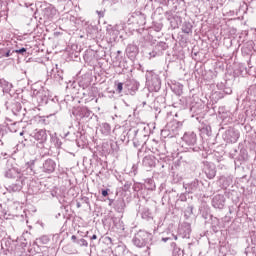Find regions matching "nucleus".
<instances>
[{
	"label": "nucleus",
	"instance_id": "obj_1",
	"mask_svg": "<svg viewBox=\"0 0 256 256\" xmlns=\"http://www.w3.org/2000/svg\"><path fill=\"white\" fill-rule=\"evenodd\" d=\"M153 241V234L145 231V230H139L134 234V237L132 238V243L135 247H138V249H143V247H147L149 243Z\"/></svg>",
	"mask_w": 256,
	"mask_h": 256
},
{
	"label": "nucleus",
	"instance_id": "obj_2",
	"mask_svg": "<svg viewBox=\"0 0 256 256\" xmlns=\"http://www.w3.org/2000/svg\"><path fill=\"white\" fill-rule=\"evenodd\" d=\"M146 85L151 91H159L161 89V78L153 71L146 72Z\"/></svg>",
	"mask_w": 256,
	"mask_h": 256
},
{
	"label": "nucleus",
	"instance_id": "obj_3",
	"mask_svg": "<svg viewBox=\"0 0 256 256\" xmlns=\"http://www.w3.org/2000/svg\"><path fill=\"white\" fill-rule=\"evenodd\" d=\"M32 126L29 125L26 127V131L30 137H33L36 141H39L38 147H43V143L47 142V130L45 129H35L31 130Z\"/></svg>",
	"mask_w": 256,
	"mask_h": 256
},
{
	"label": "nucleus",
	"instance_id": "obj_4",
	"mask_svg": "<svg viewBox=\"0 0 256 256\" xmlns=\"http://www.w3.org/2000/svg\"><path fill=\"white\" fill-rule=\"evenodd\" d=\"M128 23L129 25H133L136 28H144L147 23V15L143 14L141 11L133 12L128 18Z\"/></svg>",
	"mask_w": 256,
	"mask_h": 256
},
{
	"label": "nucleus",
	"instance_id": "obj_5",
	"mask_svg": "<svg viewBox=\"0 0 256 256\" xmlns=\"http://www.w3.org/2000/svg\"><path fill=\"white\" fill-rule=\"evenodd\" d=\"M33 175H35V160H31L20 168V183H25V180L31 179Z\"/></svg>",
	"mask_w": 256,
	"mask_h": 256
},
{
	"label": "nucleus",
	"instance_id": "obj_6",
	"mask_svg": "<svg viewBox=\"0 0 256 256\" xmlns=\"http://www.w3.org/2000/svg\"><path fill=\"white\" fill-rule=\"evenodd\" d=\"M182 141H184V143H186V145H188L190 149H192V151H194L195 153H198V151H201L200 147L195 146L197 145V134H195V132L193 131L185 132L182 137Z\"/></svg>",
	"mask_w": 256,
	"mask_h": 256
},
{
	"label": "nucleus",
	"instance_id": "obj_7",
	"mask_svg": "<svg viewBox=\"0 0 256 256\" xmlns=\"http://www.w3.org/2000/svg\"><path fill=\"white\" fill-rule=\"evenodd\" d=\"M240 134L235 128H229L225 131L224 139L227 143H237Z\"/></svg>",
	"mask_w": 256,
	"mask_h": 256
},
{
	"label": "nucleus",
	"instance_id": "obj_8",
	"mask_svg": "<svg viewBox=\"0 0 256 256\" xmlns=\"http://www.w3.org/2000/svg\"><path fill=\"white\" fill-rule=\"evenodd\" d=\"M56 167L57 163H55V160L48 158L43 162L41 169L43 173L51 175V173H55Z\"/></svg>",
	"mask_w": 256,
	"mask_h": 256
},
{
	"label": "nucleus",
	"instance_id": "obj_9",
	"mask_svg": "<svg viewBox=\"0 0 256 256\" xmlns=\"http://www.w3.org/2000/svg\"><path fill=\"white\" fill-rule=\"evenodd\" d=\"M72 115L76 119H89L91 117V111L87 107H78L73 110Z\"/></svg>",
	"mask_w": 256,
	"mask_h": 256
},
{
	"label": "nucleus",
	"instance_id": "obj_10",
	"mask_svg": "<svg viewBox=\"0 0 256 256\" xmlns=\"http://www.w3.org/2000/svg\"><path fill=\"white\" fill-rule=\"evenodd\" d=\"M121 31L120 25H108L106 27L107 35L110 37V41H117L119 33Z\"/></svg>",
	"mask_w": 256,
	"mask_h": 256
},
{
	"label": "nucleus",
	"instance_id": "obj_11",
	"mask_svg": "<svg viewBox=\"0 0 256 256\" xmlns=\"http://www.w3.org/2000/svg\"><path fill=\"white\" fill-rule=\"evenodd\" d=\"M225 201V195L217 194L212 198V207H214V209H224Z\"/></svg>",
	"mask_w": 256,
	"mask_h": 256
},
{
	"label": "nucleus",
	"instance_id": "obj_12",
	"mask_svg": "<svg viewBox=\"0 0 256 256\" xmlns=\"http://www.w3.org/2000/svg\"><path fill=\"white\" fill-rule=\"evenodd\" d=\"M178 237L189 239L191 237V224L184 223L178 228Z\"/></svg>",
	"mask_w": 256,
	"mask_h": 256
},
{
	"label": "nucleus",
	"instance_id": "obj_13",
	"mask_svg": "<svg viewBox=\"0 0 256 256\" xmlns=\"http://www.w3.org/2000/svg\"><path fill=\"white\" fill-rule=\"evenodd\" d=\"M204 173L207 179H215V175H217V170L215 168V165L210 164L209 162H206L204 165Z\"/></svg>",
	"mask_w": 256,
	"mask_h": 256
},
{
	"label": "nucleus",
	"instance_id": "obj_14",
	"mask_svg": "<svg viewBox=\"0 0 256 256\" xmlns=\"http://www.w3.org/2000/svg\"><path fill=\"white\" fill-rule=\"evenodd\" d=\"M126 55L129 59L133 61L139 55V48L135 44H129L126 47Z\"/></svg>",
	"mask_w": 256,
	"mask_h": 256
},
{
	"label": "nucleus",
	"instance_id": "obj_15",
	"mask_svg": "<svg viewBox=\"0 0 256 256\" xmlns=\"http://www.w3.org/2000/svg\"><path fill=\"white\" fill-rule=\"evenodd\" d=\"M20 175H21V168L19 167H12L8 169L5 173V176L8 179H19L20 180Z\"/></svg>",
	"mask_w": 256,
	"mask_h": 256
},
{
	"label": "nucleus",
	"instance_id": "obj_16",
	"mask_svg": "<svg viewBox=\"0 0 256 256\" xmlns=\"http://www.w3.org/2000/svg\"><path fill=\"white\" fill-rule=\"evenodd\" d=\"M184 188L186 189L187 193H195V191L199 189V180L195 179L190 183L184 184Z\"/></svg>",
	"mask_w": 256,
	"mask_h": 256
},
{
	"label": "nucleus",
	"instance_id": "obj_17",
	"mask_svg": "<svg viewBox=\"0 0 256 256\" xmlns=\"http://www.w3.org/2000/svg\"><path fill=\"white\" fill-rule=\"evenodd\" d=\"M12 113L16 117H24L25 116V112L23 111V106H21V103L16 102L12 105Z\"/></svg>",
	"mask_w": 256,
	"mask_h": 256
},
{
	"label": "nucleus",
	"instance_id": "obj_18",
	"mask_svg": "<svg viewBox=\"0 0 256 256\" xmlns=\"http://www.w3.org/2000/svg\"><path fill=\"white\" fill-rule=\"evenodd\" d=\"M217 87L220 91H223L225 95H231V93H233V88H231L229 82L217 84Z\"/></svg>",
	"mask_w": 256,
	"mask_h": 256
},
{
	"label": "nucleus",
	"instance_id": "obj_19",
	"mask_svg": "<svg viewBox=\"0 0 256 256\" xmlns=\"http://www.w3.org/2000/svg\"><path fill=\"white\" fill-rule=\"evenodd\" d=\"M219 183L223 189H227L233 183V176H221Z\"/></svg>",
	"mask_w": 256,
	"mask_h": 256
},
{
	"label": "nucleus",
	"instance_id": "obj_20",
	"mask_svg": "<svg viewBox=\"0 0 256 256\" xmlns=\"http://www.w3.org/2000/svg\"><path fill=\"white\" fill-rule=\"evenodd\" d=\"M126 85L128 87L129 91H132V93H135V91H139V82L137 80H128L126 82Z\"/></svg>",
	"mask_w": 256,
	"mask_h": 256
},
{
	"label": "nucleus",
	"instance_id": "obj_21",
	"mask_svg": "<svg viewBox=\"0 0 256 256\" xmlns=\"http://www.w3.org/2000/svg\"><path fill=\"white\" fill-rule=\"evenodd\" d=\"M114 209L117 211V213H123L125 211V200L118 199L114 203Z\"/></svg>",
	"mask_w": 256,
	"mask_h": 256
},
{
	"label": "nucleus",
	"instance_id": "obj_22",
	"mask_svg": "<svg viewBox=\"0 0 256 256\" xmlns=\"http://www.w3.org/2000/svg\"><path fill=\"white\" fill-rule=\"evenodd\" d=\"M71 241H73V243H76V245H78L79 247H88V245H89L87 240H85L83 238H79L75 235H72Z\"/></svg>",
	"mask_w": 256,
	"mask_h": 256
},
{
	"label": "nucleus",
	"instance_id": "obj_23",
	"mask_svg": "<svg viewBox=\"0 0 256 256\" xmlns=\"http://www.w3.org/2000/svg\"><path fill=\"white\" fill-rule=\"evenodd\" d=\"M18 183H13L10 186H8V190L12 193H17L23 189V183H21V180H17Z\"/></svg>",
	"mask_w": 256,
	"mask_h": 256
},
{
	"label": "nucleus",
	"instance_id": "obj_24",
	"mask_svg": "<svg viewBox=\"0 0 256 256\" xmlns=\"http://www.w3.org/2000/svg\"><path fill=\"white\" fill-rule=\"evenodd\" d=\"M141 217L145 221H152L153 213H151V210H149V208H143L141 211Z\"/></svg>",
	"mask_w": 256,
	"mask_h": 256
},
{
	"label": "nucleus",
	"instance_id": "obj_25",
	"mask_svg": "<svg viewBox=\"0 0 256 256\" xmlns=\"http://www.w3.org/2000/svg\"><path fill=\"white\" fill-rule=\"evenodd\" d=\"M182 33L191 35V33H193V24H191V22H184L182 25Z\"/></svg>",
	"mask_w": 256,
	"mask_h": 256
},
{
	"label": "nucleus",
	"instance_id": "obj_26",
	"mask_svg": "<svg viewBox=\"0 0 256 256\" xmlns=\"http://www.w3.org/2000/svg\"><path fill=\"white\" fill-rule=\"evenodd\" d=\"M100 131H101L102 135H105V136L110 135L111 134V125L107 122L102 123L100 125Z\"/></svg>",
	"mask_w": 256,
	"mask_h": 256
},
{
	"label": "nucleus",
	"instance_id": "obj_27",
	"mask_svg": "<svg viewBox=\"0 0 256 256\" xmlns=\"http://www.w3.org/2000/svg\"><path fill=\"white\" fill-rule=\"evenodd\" d=\"M169 22H170V27H172V29H178L179 24L181 23V17L174 15V18Z\"/></svg>",
	"mask_w": 256,
	"mask_h": 256
},
{
	"label": "nucleus",
	"instance_id": "obj_28",
	"mask_svg": "<svg viewBox=\"0 0 256 256\" xmlns=\"http://www.w3.org/2000/svg\"><path fill=\"white\" fill-rule=\"evenodd\" d=\"M51 143H53L57 149H61V145H63V142H61V139L57 137V134L51 135Z\"/></svg>",
	"mask_w": 256,
	"mask_h": 256
},
{
	"label": "nucleus",
	"instance_id": "obj_29",
	"mask_svg": "<svg viewBox=\"0 0 256 256\" xmlns=\"http://www.w3.org/2000/svg\"><path fill=\"white\" fill-rule=\"evenodd\" d=\"M168 45L165 42H158L155 46V51H158L159 53H163V51H167Z\"/></svg>",
	"mask_w": 256,
	"mask_h": 256
},
{
	"label": "nucleus",
	"instance_id": "obj_30",
	"mask_svg": "<svg viewBox=\"0 0 256 256\" xmlns=\"http://www.w3.org/2000/svg\"><path fill=\"white\" fill-rule=\"evenodd\" d=\"M171 247H173V256H183V250L177 247V244L175 242H171Z\"/></svg>",
	"mask_w": 256,
	"mask_h": 256
},
{
	"label": "nucleus",
	"instance_id": "obj_31",
	"mask_svg": "<svg viewBox=\"0 0 256 256\" xmlns=\"http://www.w3.org/2000/svg\"><path fill=\"white\" fill-rule=\"evenodd\" d=\"M124 4L130 10L137 9V0H124Z\"/></svg>",
	"mask_w": 256,
	"mask_h": 256
},
{
	"label": "nucleus",
	"instance_id": "obj_32",
	"mask_svg": "<svg viewBox=\"0 0 256 256\" xmlns=\"http://www.w3.org/2000/svg\"><path fill=\"white\" fill-rule=\"evenodd\" d=\"M38 101L40 100V103H47L48 98L47 95H45V91H39L36 95Z\"/></svg>",
	"mask_w": 256,
	"mask_h": 256
},
{
	"label": "nucleus",
	"instance_id": "obj_33",
	"mask_svg": "<svg viewBox=\"0 0 256 256\" xmlns=\"http://www.w3.org/2000/svg\"><path fill=\"white\" fill-rule=\"evenodd\" d=\"M146 189H148V191H155V182L153 181V179H148L146 181L145 184Z\"/></svg>",
	"mask_w": 256,
	"mask_h": 256
},
{
	"label": "nucleus",
	"instance_id": "obj_34",
	"mask_svg": "<svg viewBox=\"0 0 256 256\" xmlns=\"http://www.w3.org/2000/svg\"><path fill=\"white\" fill-rule=\"evenodd\" d=\"M179 236L175 235V234H170L167 237H162L161 241H163V243H167L168 241H177Z\"/></svg>",
	"mask_w": 256,
	"mask_h": 256
},
{
	"label": "nucleus",
	"instance_id": "obj_35",
	"mask_svg": "<svg viewBox=\"0 0 256 256\" xmlns=\"http://www.w3.org/2000/svg\"><path fill=\"white\" fill-rule=\"evenodd\" d=\"M143 163H144V165H148V167H153L155 165V162H153V159H151V157H149V156H146L143 159Z\"/></svg>",
	"mask_w": 256,
	"mask_h": 256
},
{
	"label": "nucleus",
	"instance_id": "obj_36",
	"mask_svg": "<svg viewBox=\"0 0 256 256\" xmlns=\"http://www.w3.org/2000/svg\"><path fill=\"white\" fill-rule=\"evenodd\" d=\"M154 31H156L157 33H159V31H161V29H163V23L161 22H155L154 26H153Z\"/></svg>",
	"mask_w": 256,
	"mask_h": 256
},
{
	"label": "nucleus",
	"instance_id": "obj_37",
	"mask_svg": "<svg viewBox=\"0 0 256 256\" xmlns=\"http://www.w3.org/2000/svg\"><path fill=\"white\" fill-rule=\"evenodd\" d=\"M165 17H166L167 21H171L173 18H175V16H173V13L171 11H166Z\"/></svg>",
	"mask_w": 256,
	"mask_h": 256
},
{
	"label": "nucleus",
	"instance_id": "obj_38",
	"mask_svg": "<svg viewBox=\"0 0 256 256\" xmlns=\"http://www.w3.org/2000/svg\"><path fill=\"white\" fill-rule=\"evenodd\" d=\"M13 53H18L19 55H25L27 53V48H21L18 50H13Z\"/></svg>",
	"mask_w": 256,
	"mask_h": 256
},
{
	"label": "nucleus",
	"instance_id": "obj_39",
	"mask_svg": "<svg viewBox=\"0 0 256 256\" xmlns=\"http://www.w3.org/2000/svg\"><path fill=\"white\" fill-rule=\"evenodd\" d=\"M6 88H4L5 93H9L11 91L13 84H10L9 82H5Z\"/></svg>",
	"mask_w": 256,
	"mask_h": 256
},
{
	"label": "nucleus",
	"instance_id": "obj_40",
	"mask_svg": "<svg viewBox=\"0 0 256 256\" xmlns=\"http://www.w3.org/2000/svg\"><path fill=\"white\" fill-rule=\"evenodd\" d=\"M178 201L185 203V201H187V195H185V193L180 194Z\"/></svg>",
	"mask_w": 256,
	"mask_h": 256
},
{
	"label": "nucleus",
	"instance_id": "obj_41",
	"mask_svg": "<svg viewBox=\"0 0 256 256\" xmlns=\"http://www.w3.org/2000/svg\"><path fill=\"white\" fill-rule=\"evenodd\" d=\"M116 91H117V93H122V91H123V83L119 82L117 84Z\"/></svg>",
	"mask_w": 256,
	"mask_h": 256
},
{
	"label": "nucleus",
	"instance_id": "obj_42",
	"mask_svg": "<svg viewBox=\"0 0 256 256\" xmlns=\"http://www.w3.org/2000/svg\"><path fill=\"white\" fill-rule=\"evenodd\" d=\"M186 213H188V215H193V206H188L186 209Z\"/></svg>",
	"mask_w": 256,
	"mask_h": 256
},
{
	"label": "nucleus",
	"instance_id": "obj_43",
	"mask_svg": "<svg viewBox=\"0 0 256 256\" xmlns=\"http://www.w3.org/2000/svg\"><path fill=\"white\" fill-rule=\"evenodd\" d=\"M13 53H15V52H13V50L11 51V50H8L5 54H4V57H11V55H13Z\"/></svg>",
	"mask_w": 256,
	"mask_h": 256
},
{
	"label": "nucleus",
	"instance_id": "obj_44",
	"mask_svg": "<svg viewBox=\"0 0 256 256\" xmlns=\"http://www.w3.org/2000/svg\"><path fill=\"white\" fill-rule=\"evenodd\" d=\"M15 125H17V122H15L12 126H10V131L12 133H17V129L13 128V127H15Z\"/></svg>",
	"mask_w": 256,
	"mask_h": 256
},
{
	"label": "nucleus",
	"instance_id": "obj_45",
	"mask_svg": "<svg viewBox=\"0 0 256 256\" xmlns=\"http://www.w3.org/2000/svg\"><path fill=\"white\" fill-rule=\"evenodd\" d=\"M107 195H109V189L102 190V196L107 197Z\"/></svg>",
	"mask_w": 256,
	"mask_h": 256
},
{
	"label": "nucleus",
	"instance_id": "obj_46",
	"mask_svg": "<svg viewBox=\"0 0 256 256\" xmlns=\"http://www.w3.org/2000/svg\"><path fill=\"white\" fill-rule=\"evenodd\" d=\"M55 79H57L58 81H63V76L61 74H57L55 75Z\"/></svg>",
	"mask_w": 256,
	"mask_h": 256
},
{
	"label": "nucleus",
	"instance_id": "obj_47",
	"mask_svg": "<svg viewBox=\"0 0 256 256\" xmlns=\"http://www.w3.org/2000/svg\"><path fill=\"white\" fill-rule=\"evenodd\" d=\"M150 57H157V51H152L149 53Z\"/></svg>",
	"mask_w": 256,
	"mask_h": 256
},
{
	"label": "nucleus",
	"instance_id": "obj_48",
	"mask_svg": "<svg viewBox=\"0 0 256 256\" xmlns=\"http://www.w3.org/2000/svg\"><path fill=\"white\" fill-rule=\"evenodd\" d=\"M160 3L161 5H167V3H169V0H161Z\"/></svg>",
	"mask_w": 256,
	"mask_h": 256
},
{
	"label": "nucleus",
	"instance_id": "obj_49",
	"mask_svg": "<svg viewBox=\"0 0 256 256\" xmlns=\"http://www.w3.org/2000/svg\"><path fill=\"white\" fill-rule=\"evenodd\" d=\"M50 11H53L55 13V9H52V8H46V13H49Z\"/></svg>",
	"mask_w": 256,
	"mask_h": 256
},
{
	"label": "nucleus",
	"instance_id": "obj_50",
	"mask_svg": "<svg viewBox=\"0 0 256 256\" xmlns=\"http://www.w3.org/2000/svg\"><path fill=\"white\" fill-rule=\"evenodd\" d=\"M69 1H72V0H58V3H67Z\"/></svg>",
	"mask_w": 256,
	"mask_h": 256
},
{
	"label": "nucleus",
	"instance_id": "obj_51",
	"mask_svg": "<svg viewBox=\"0 0 256 256\" xmlns=\"http://www.w3.org/2000/svg\"><path fill=\"white\" fill-rule=\"evenodd\" d=\"M95 239H97V235H96V234H93V235L91 236V240H92V241H95Z\"/></svg>",
	"mask_w": 256,
	"mask_h": 256
},
{
	"label": "nucleus",
	"instance_id": "obj_52",
	"mask_svg": "<svg viewBox=\"0 0 256 256\" xmlns=\"http://www.w3.org/2000/svg\"><path fill=\"white\" fill-rule=\"evenodd\" d=\"M183 161H184V163H191V161H193V160L192 159H188V160L184 159Z\"/></svg>",
	"mask_w": 256,
	"mask_h": 256
},
{
	"label": "nucleus",
	"instance_id": "obj_53",
	"mask_svg": "<svg viewBox=\"0 0 256 256\" xmlns=\"http://www.w3.org/2000/svg\"><path fill=\"white\" fill-rule=\"evenodd\" d=\"M133 142H134L135 147H137V137H135V138L133 139Z\"/></svg>",
	"mask_w": 256,
	"mask_h": 256
},
{
	"label": "nucleus",
	"instance_id": "obj_54",
	"mask_svg": "<svg viewBox=\"0 0 256 256\" xmlns=\"http://www.w3.org/2000/svg\"><path fill=\"white\" fill-rule=\"evenodd\" d=\"M182 89H183V86H180V90H178V95H181Z\"/></svg>",
	"mask_w": 256,
	"mask_h": 256
},
{
	"label": "nucleus",
	"instance_id": "obj_55",
	"mask_svg": "<svg viewBox=\"0 0 256 256\" xmlns=\"http://www.w3.org/2000/svg\"><path fill=\"white\" fill-rule=\"evenodd\" d=\"M190 110L193 111L194 113L197 111V110H195V106H192V107L190 108Z\"/></svg>",
	"mask_w": 256,
	"mask_h": 256
},
{
	"label": "nucleus",
	"instance_id": "obj_56",
	"mask_svg": "<svg viewBox=\"0 0 256 256\" xmlns=\"http://www.w3.org/2000/svg\"><path fill=\"white\" fill-rule=\"evenodd\" d=\"M117 53H118V55H119V54L121 53V51H120V50H118V51H117Z\"/></svg>",
	"mask_w": 256,
	"mask_h": 256
},
{
	"label": "nucleus",
	"instance_id": "obj_57",
	"mask_svg": "<svg viewBox=\"0 0 256 256\" xmlns=\"http://www.w3.org/2000/svg\"><path fill=\"white\" fill-rule=\"evenodd\" d=\"M134 134L137 135V130L134 131Z\"/></svg>",
	"mask_w": 256,
	"mask_h": 256
},
{
	"label": "nucleus",
	"instance_id": "obj_58",
	"mask_svg": "<svg viewBox=\"0 0 256 256\" xmlns=\"http://www.w3.org/2000/svg\"><path fill=\"white\" fill-rule=\"evenodd\" d=\"M0 144L3 145V141L0 140Z\"/></svg>",
	"mask_w": 256,
	"mask_h": 256
},
{
	"label": "nucleus",
	"instance_id": "obj_59",
	"mask_svg": "<svg viewBox=\"0 0 256 256\" xmlns=\"http://www.w3.org/2000/svg\"><path fill=\"white\" fill-rule=\"evenodd\" d=\"M24 132H20V135H23Z\"/></svg>",
	"mask_w": 256,
	"mask_h": 256
},
{
	"label": "nucleus",
	"instance_id": "obj_60",
	"mask_svg": "<svg viewBox=\"0 0 256 256\" xmlns=\"http://www.w3.org/2000/svg\"><path fill=\"white\" fill-rule=\"evenodd\" d=\"M56 107H59V104H56Z\"/></svg>",
	"mask_w": 256,
	"mask_h": 256
},
{
	"label": "nucleus",
	"instance_id": "obj_61",
	"mask_svg": "<svg viewBox=\"0 0 256 256\" xmlns=\"http://www.w3.org/2000/svg\"><path fill=\"white\" fill-rule=\"evenodd\" d=\"M206 129H211V127H207Z\"/></svg>",
	"mask_w": 256,
	"mask_h": 256
}]
</instances>
